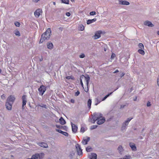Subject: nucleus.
Instances as JSON below:
<instances>
[{
	"mask_svg": "<svg viewBox=\"0 0 159 159\" xmlns=\"http://www.w3.org/2000/svg\"><path fill=\"white\" fill-rule=\"evenodd\" d=\"M85 131V129L84 127H81L80 129V131L81 132L84 133Z\"/></svg>",
	"mask_w": 159,
	"mask_h": 159,
	"instance_id": "58836bf2",
	"label": "nucleus"
},
{
	"mask_svg": "<svg viewBox=\"0 0 159 159\" xmlns=\"http://www.w3.org/2000/svg\"><path fill=\"white\" fill-rule=\"evenodd\" d=\"M125 128H126V126L124 125H123L122 124V127H121L122 130H125Z\"/></svg>",
	"mask_w": 159,
	"mask_h": 159,
	"instance_id": "de8ad7c7",
	"label": "nucleus"
},
{
	"mask_svg": "<svg viewBox=\"0 0 159 159\" xmlns=\"http://www.w3.org/2000/svg\"><path fill=\"white\" fill-rule=\"evenodd\" d=\"M72 129V131L74 133H76L78 127L75 124L71 123Z\"/></svg>",
	"mask_w": 159,
	"mask_h": 159,
	"instance_id": "9b49d317",
	"label": "nucleus"
},
{
	"mask_svg": "<svg viewBox=\"0 0 159 159\" xmlns=\"http://www.w3.org/2000/svg\"><path fill=\"white\" fill-rule=\"evenodd\" d=\"M129 145L132 150L134 151H136V147L135 145V144L134 143H130L129 144Z\"/></svg>",
	"mask_w": 159,
	"mask_h": 159,
	"instance_id": "a211bd4d",
	"label": "nucleus"
},
{
	"mask_svg": "<svg viewBox=\"0 0 159 159\" xmlns=\"http://www.w3.org/2000/svg\"><path fill=\"white\" fill-rule=\"evenodd\" d=\"M46 90V87L43 85L40 86V87L38 89L39 95L42 96Z\"/></svg>",
	"mask_w": 159,
	"mask_h": 159,
	"instance_id": "7ed1b4c3",
	"label": "nucleus"
},
{
	"mask_svg": "<svg viewBox=\"0 0 159 159\" xmlns=\"http://www.w3.org/2000/svg\"><path fill=\"white\" fill-rule=\"evenodd\" d=\"M139 48H141V49H142L143 48H144V46L143 44L141 43H140L139 44Z\"/></svg>",
	"mask_w": 159,
	"mask_h": 159,
	"instance_id": "72a5a7b5",
	"label": "nucleus"
},
{
	"mask_svg": "<svg viewBox=\"0 0 159 159\" xmlns=\"http://www.w3.org/2000/svg\"><path fill=\"white\" fill-rule=\"evenodd\" d=\"M83 76L84 77V79L85 80L86 82V85L88 87L89 82V81L90 79V77L88 75H86V76H84V75H83Z\"/></svg>",
	"mask_w": 159,
	"mask_h": 159,
	"instance_id": "dca6fc26",
	"label": "nucleus"
},
{
	"mask_svg": "<svg viewBox=\"0 0 159 159\" xmlns=\"http://www.w3.org/2000/svg\"><path fill=\"white\" fill-rule=\"evenodd\" d=\"M80 84H81V85L84 88V85H83V82L82 81V80L81 79V78H80Z\"/></svg>",
	"mask_w": 159,
	"mask_h": 159,
	"instance_id": "79ce46f5",
	"label": "nucleus"
},
{
	"mask_svg": "<svg viewBox=\"0 0 159 159\" xmlns=\"http://www.w3.org/2000/svg\"><path fill=\"white\" fill-rule=\"evenodd\" d=\"M136 99H137V97H136L134 99V101H136Z\"/></svg>",
	"mask_w": 159,
	"mask_h": 159,
	"instance_id": "bf43d9fd",
	"label": "nucleus"
},
{
	"mask_svg": "<svg viewBox=\"0 0 159 159\" xmlns=\"http://www.w3.org/2000/svg\"><path fill=\"white\" fill-rule=\"evenodd\" d=\"M79 28L80 30L83 31L84 30V27L83 25L81 24L79 25Z\"/></svg>",
	"mask_w": 159,
	"mask_h": 159,
	"instance_id": "393cba45",
	"label": "nucleus"
},
{
	"mask_svg": "<svg viewBox=\"0 0 159 159\" xmlns=\"http://www.w3.org/2000/svg\"><path fill=\"white\" fill-rule=\"evenodd\" d=\"M14 33L16 36H20V32L18 30L15 31Z\"/></svg>",
	"mask_w": 159,
	"mask_h": 159,
	"instance_id": "c85d7f7f",
	"label": "nucleus"
},
{
	"mask_svg": "<svg viewBox=\"0 0 159 159\" xmlns=\"http://www.w3.org/2000/svg\"><path fill=\"white\" fill-rule=\"evenodd\" d=\"M62 3L66 4H68L69 0H61Z\"/></svg>",
	"mask_w": 159,
	"mask_h": 159,
	"instance_id": "c756f323",
	"label": "nucleus"
},
{
	"mask_svg": "<svg viewBox=\"0 0 159 159\" xmlns=\"http://www.w3.org/2000/svg\"><path fill=\"white\" fill-rule=\"evenodd\" d=\"M119 71L118 70H116L115 72H114V73H117V72H119Z\"/></svg>",
	"mask_w": 159,
	"mask_h": 159,
	"instance_id": "13d9d810",
	"label": "nucleus"
},
{
	"mask_svg": "<svg viewBox=\"0 0 159 159\" xmlns=\"http://www.w3.org/2000/svg\"><path fill=\"white\" fill-rule=\"evenodd\" d=\"M14 24L16 26L18 27L20 26V23L17 21L15 22Z\"/></svg>",
	"mask_w": 159,
	"mask_h": 159,
	"instance_id": "f704fd0d",
	"label": "nucleus"
},
{
	"mask_svg": "<svg viewBox=\"0 0 159 159\" xmlns=\"http://www.w3.org/2000/svg\"><path fill=\"white\" fill-rule=\"evenodd\" d=\"M39 145L42 147L44 148H47L48 147L47 144L45 143L42 142L39 143L38 144Z\"/></svg>",
	"mask_w": 159,
	"mask_h": 159,
	"instance_id": "6ab92c4d",
	"label": "nucleus"
},
{
	"mask_svg": "<svg viewBox=\"0 0 159 159\" xmlns=\"http://www.w3.org/2000/svg\"><path fill=\"white\" fill-rule=\"evenodd\" d=\"M22 109L23 110L25 109L24 106L26 105L27 102L26 96L25 95H23L22 98Z\"/></svg>",
	"mask_w": 159,
	"mask_h": 159,
	"instance_id": "39448f33",
	"label": "nucleus"
},
{
	"mask_svg": "<svg viewBox=\"0 0 159 159\" xmlns=\"http://www.w3.org/2000/svg\"><path fill=\"white\" fill-rule=\"evenodd\" d=\"M47 47L49 49H52L53 48V45L52 43H49L48 44Z\"/></svg>",
	"mask_w": 159,
	"mask_h": 159,
	"instance_id": "b1692460",
	"label": "nucleus"
},
{
	"mask_svg": "<svg viewBox=\"0 0 159 159\" xmlns=\"http://www.w3.org/2000/svg\"><path fill=\"white\" fill-rule=\"evenodd\" d=\"M138 52L141 54L142 55H144L145 54L144 51L142 49H139L138 50Z\"/></svg>",
	"mask_w": 159,
	"mask_h": 159,
	"instance_id": "a878e982",
	"label": "nucleus"
},
{
	"mask_svg": "<svg viewBox=\"0 0 159 159\" xmlns=\"http://www.w3.org/2000/svg\"><path fill=\"white\" fill-rule=\"evenodd\" d=\"M93 120L91 122L93 123H94L96 120L97 123L98 125H101L104 123L105 121L104 117H102V115L100 113H95L94 116L93 117Z\"/></svg>",
	"mask_w": 159,
	"mask_h": 159,
	"instance_id": "f257e3e1",
	"label": "nucleus"
},
{
	"mask_svg": "<svg viewBox=\"0 0 159 159\" xmlns=\"http://www.w3.org/2000/svg\"><path fill=\"white\" fill-rule=\"evenodd\" d=\"M96 101L97 102L95 103V105H98L99 103L102 101L101 100H98V98H97L96 99Z\"/></svg>",
	"mask_w": 159,
	"mask_h": 159,
	"instance_id": "2f4dec72",
	"label": "nucleus"
},
{
	"mask_svg": "<svg viewBox=\"0 0 159 159\" xmlns=\"http://www.w3.org/2000/svg\"><path fill=\"white\" fill-rule=\"evenodd\" d=\"M75 147L77 150L78 154L79 155H82V150L81 148L80 145L78 144H77L75 145Z\"/></svg>",
	"mask_w": 159,
	"mask_h": 159,
	"instance_id": "20e7f679",
	"label": "nucleus"
},
{
	"mask_svg": "<svg viewBox=\"0 0 159 159\" xmlns=\"http://www.w3.org/2000/svg\"><path fill=\"white\" fill-rule=\"evenodd\" d=\"M92 101L90 99H89L88 101V106L89 109L91 107Z\"/></svg>",
	"mask_w": 159,
	"mask_h": 159,
	"instance_id": "4be33fe9",
	"label": "nucleus"
},
{
	"mask_svg": "<svg viewBox=\"0 0 159 159\" xmlns=\"http://www.w3.org/2000/svg\"><path fill=\"white\" fill-rule=\"evenodd\" d=\"M90 138L88 137H86L85 138H83L82 143L84 145H86L88 143V142L89 141Z\"/></svg>",
	"mask_w": 159,
	"mask_h": 159,
	"instance_id": "0eeeda50",
	"label": "nucleus"
},
{
	"mask_svg": "<svg viewBox=\"0 0 159 159\" xmlns=\"http://www.w3.org/2000/svg\"><path fill=\"white\" fill-rule=\"evenodd\" d=\"M53 4L54 5H56V3L55 2H53Z\"/></svg>",
	"mask_w": 159,
	"mask_h": 159,
	"instance_id": "680f3d73",
	"label": "nucleus"
},
{
	"mask_svg": "<svg viewBox=\"0 0 159 159\" xmlns=\"http://www.w3.org/2000/svg\"><path fill=\"white\" fill-rule=\"evenodd\" d=\"M89 14L91 16H93L96 14V12L94 11H91L90 12Z\"/></svg>",
	"mask_w": 159,
	"mask_h": 159,
	"instance_id": "e433bc0d",
	"label": "nucleus"
},
{
	"mask_svg": "<svg viewBox=\"0 0 159 159\" xmlns=\"http://www.w3.org/2000/svg\"><path fill=\"white\" fill-rule=\"evenodd\" d=\"M96 20L97 19L96 18H94L91 20H87V24L88 25H89L94 22L96 21Z\"/></svg>",
	"mask_w": 159,
	"mask_h": 159,
	"instance_id": "aec40b11",
	"label": "nucleus"
},
{
	"mask_svg": "<svg viewBox=\"0 0 159 159\" xmlns=\"http://www.w3.org/2000/svg\"><path fill=\"white\" fill-rule=\"evenodd\" d=\"M117 150L118 151L119 153L121 155L123 153L124 149L122 146L120 145L117 148Z\"/></svg>",
	"mask_w": 159,
	"mask_h": 159,
	"instance_id": "f3484780",
	"label": "nucleus"
},
{
	"mask_svg": "<svg viewBox=\"0 0 159 159\" xmlns=\"http://www.w3.org/2000/svg\"><path fill=\"white\" fill-rule=\"evenodd\" d=\"M66 16H69L70 15V12H66Z\"/></svg>",
	"mask_w": 159,
	"mask_h": 159,
	"instance_id": "3c124183",
	"label": "nucleus"
},
{
	"mask_svg": "<svg viewBox=\"0 0 159 159\" xmlns=\"http://www.w3.org/2000/svg\"><path fill=\"white\" fill-rule=\"evenodd\" d=\"M125 75V73L124 72H120L119 74V76L121 78L123 77Z\"/></svg>",
	"mask_w": 159,
	"mask_h": 159,
	"instance_id": "473e14b6",
	"label": "nucleus"
},
{
	"mask_svg": "<svg viewBox=\"0 0 159 159\" xmlns=\"http://www.w3.org/2000/svg\"><path fill=\"white\" fill-rule=\"evenodd\" d=\"M115 57V54L114 53L112 54L111 56V59H113Z\"/></svg>",
	"mask_w": 159,
	"mask_h": 159,
	"instance_id": "49530a36",
	"label": "nucleus"
},
{
	"mask_svg": "<svg viewBox=\"0 0 159 159\" xmlns=\"http://www.w3.org/2000/svg\"><path fill=\"white\" fill-rule=\"evenodd\" d=\"M35 158L36 159L39 158L40 159H42L43 158L44 156V154L43 153H35L34 154Z\"/></svg>",
	"mask_w": 159,
	"mask_h": 159,
	"instance_id": "423d86ee",
	"label": "nucleus"
},
{
	"mask_svg": "<svg viewBox=\"0 0 159 159\" xmlns=\"http://www.w3.org/2000/svg\"><path fill=\"white\" fill-rule=\"evenodd\" d=\"M42 11V10L40 9H37L34 12V15L35 16L37 17L38 18L40 15V13Z\"/></svg>",
	"mask_w": 159,
	"mask_h": 159,
	"instance_id": "1a4fd4ad",
	"label": "nucleus"
},
{
	"mask_svg": "<svg viewBox=\"0 0 159 159\" xmlns=\"http://www.w3.org/2000/svg\"><path fill=\"white\" fill-rule=\"evenodd\" d=\"M15 99L14 97L12 95L9 97L7 99V102L13 103Z\"/></svg>",
	"mask_w": 159,
	"mask_h": 159,
	"instance_id": "6e6552de",
	"label": "nucleus"
},
{
	"mask_svg": "<svg viewBox=\"0 0 159 159\" xmlns=\"http://www.w3.org/2000/svg\"><path fill=\"white\" fill-rule=\"evenodd\" d=\"M92 149L90 147H88L86 148V151L87 152H90L92 151Z\"/></svg>",
	"mask_w": 159,
	"mask_h": 159,
	"instance_id": "cd10ccee",
	"label": "nucleus"
},
{
	"mask_svg": "<svg viewBox=\"0 0 159 159\" xmlns=\"http://www.w3.org/2000/svg\"><path fill=\"white\" fill-rule=\"evenodd\" d=\"M157 84L159 86V75H158L157 79Z\"/></svg>",
	"mask_w": 159,
	"mask_h": 159,
	"instance_id": "603ef678",
	"label": "nucleus"
},
{
	"mask_svg": "<svg viewBox=\"0 0 159 159\" xmlns=\"http://www.w3.org/2000/svg\"><path fill=\"white\" fill-rule=\"evenodd\" d=\"M144 24L146 26H148L150 27H152L154 26V25L150 21L148 20L145 21L144 22Z\"/></svg>",
	"mask_w": 159,
	"mask_h": 159,
	"instance_id": "f8f14e48",
	"label": "nucleus"
},
{
	"mask_svg": "<svg viewBox=\"0 0 159 159\" xmlns=\"http://www.w3.org/2000/svg\"><path fill=\"white\" fill-rule=\"evenodd\" d=\"M102 32L101 31H98L96 32L94 35V39H97L101 37V34Z\"/></svg>",
	"mask_w": 159,
	"mask_h": 159,
	"instance_id": "9d476101",
	"label": "nucleus"
},
{
	"mask_svg": "<svg viewBox=\"0 0 159 159\" xmlns=\"http://www.w3.org/2000/svg\"><path fill=\"white\" fill-rule=\"evenodd\" d=\"M97 126H98L97 125H92L91 126L90 129L91 130H93L97 128Z\"/></svg>",
	"mask_w": 159,
	"mask_h": 159,
	"instance_id": "7c9ffc66",
	"label": "nucleus"
},
{
	"mask_svg": "<svg viewBox=\"0 0 159 159\" xmlns=\"http://www.w3.org/2000/svg\"><path fill=\"white\" fill-rule=\"evenodd\" d=\"M112 93L113 92H112L108 93L102 99V101H103L105 100L107 97H108L110 95H111Z\"/></svg>",
	"mask_w": 159,
	"mask_h": 159,
	"instance_id": "5701e85b",
	"label": "nucleus"
},
{
	"mask_svg": "<svg viewBox=\"0 0 159 159\" xmlns=\"http://www.w3.org/2000/svg\"><path fill=\"white\" fill-rule=\"evenodd\" d=\"M42 60H43V59H42V58H41V59H40V61H42Z\"/></svg>",
	"mask_w": 159,
	"mask_h": 159,
	"instance_id": "0e129e2a",
	"label": "nucleus"
},
{
	"mask_svg": "<svg viewBox=\"0 0 159 159\" xmlns=\"http://www.w3.org/2000/svg\"><path fill=\"white\" fill-rule=\"evenodd\" d=\"M70 102L71 103H74L75 102V100L73 99H71L70 100Z\"/></svg>",
	"mask_w": 159,
	"mask_h": 159,
	"instance_id": "864d4df0",
	"label": "nucleus"
},
{
	"mask_svg": "<svg viewBox=\"0 0 159 159\" xmlns=\"http://www.w3.org/2000/svg\"><path fill=\"white\" fill-rule=\"evenodd\" d=\"M89 158L90 159H97V155L95 153H91L90 155H89Z\"/></svg>",
	"mask_w": 159,
	"mask_h": 159,
	"instance_id": "2eb2a0df",
	"label": "nucleus"
},
{
	"mask_svg": "<svg viewBox=\"0 0 159 159\" xmlns=\"http://www.w3.org/2000/svg\"><path fill=\"white\" fill-rule=\"evenodd\" d=\"M62 134L66 136H68V133L66 132L63 131Z\"/></svg>",
	"mask_w": 159,
	"mask_h": 159,
	"instance_id": "c9c22d12",
	"label": "nucleus"
},
{
	"mask_svg": "<svg viewBox=\"0 0 159 159\" xmlns=\"http://www.w3.org/2000/svg\"><path fill=\"white\" fill-rule=\"evenodd\" d=\"M38 106L41 107L43 108H46V105L45 104H44L42 103L41 104H38Z\"/></svg>",
	"mask_w": 159,
	"mask_h": 159,
	"instance_id": "bb28decb",
	"label": "nucleus"
},
{
	"mask_svg": "<svg viewBox=\"0 0 159 159\" xmlns=\"http://www.w3.org/2000/svg\"><path fill=\"white\" fill-rule=\"evenodd\" d=\"M129 122H128L127 121H125L123 123V125L125 126H127L129 124Z\"/></svg>",
	"mask_w": 159,
	"mask_h": 159,
	"instance_id": "4c0bfd02",
	"label": "nucleus"
},
{
	"mask_svg": "<svg viewBox=\"0 0 159 159\" xmlns=\"http://www.w3.org/2000/svg\"><path fill=\"white\" fill-rule=\"evenodd\" d=\"M1 97L2 99H4L5 98V96L4 94L1 96Z\"/></svg>",
	"mask_w": 159,
	"mask_h": 159,
	"instance_id": "5fc2aeb1",
	"label": "nucleus"
},
{
	"mask_svg": "<svg viewBox=\"0 0 159 159\" xmlns=\"http://www.w3.org/2000/svg\"><path fill=\"white\" fill-rule=\"evenodd\" d=\"M80 93V92L78 90L75 93V95L76 96H78Z\"/></svg>",
	"mask_w": 159,
	"mask_h": 159,
	"instance_id": "ea45409f",
	"label": "nucleus"
},
{
	"mask_svg": "<svg viewBox=\"0 0 159 159\" xmlns=\"http://www.w3.org/2000/svg\"><path fill=\"white\" fill-rule=\"evenodd\" d=\"M51 31L50 28H48L46 31L43 33L39 42V43H42L43 41L46 39H49L51 34Z\"/></svg>",
	"mask_w": 159,
	"mask_h": 159,
	"instance_id": "f03ea898",
	"label": "nucleus"
},
{
	"mask_svg": "<svg viewBox=\"0 0 159 159\" xmlns=\"http://www.w3.org/2000/svg\"><path fill=\"white\" fill-rule=\"evenodd\" d=\"M57 128H59V127H58V126H57Z\"/></svg>",
	"mask_w": 159,
	"mask_h": 159,
	"instance_id": "338daca9",
	"label": "nucleus"
},
{
	"mask_svg": "<svg viewBox=\"0 0 159 159\" xmlns=\"http://www.w3.org/2000/svg\"><path fill=\"white\" fill-rule=\"evenodd\" d=\"M59 122L62 125L65 124L66 123V121L63 118L61 117L59 119Z\"/></svg>",
	"mask_w": 159,
	"mask_h": 159,
	"instance_id": "412c9836",
	"label": "nucleus"
},
{
	"mask_svg": "<svg viewBox=\"0 0 159 159\" xmlns=\"http://www.w3.org/2000/svg\"><path fill=\"white\" fill-rule=\"evenodd\" d=\"M35 157L34 154L33 155L31 158H27L26 159H36L35 158Z\"/></svg>",
	"mask_w": 159,
	"mask_h": 159,
	"instance_id": "37998d69",
	"label": "nucleus"
},
{
	"mask_svg": "<svg viewBox=\"0 0 159 159\" xmlns=\"http://www.w3.org/2000/svg\"><path fill=\"white\" fill-rule=\"evenodd\" d=\"M151 105V104L150 102H149V101H148L147 102V106L148 107H149Z\"/></svg>",
	"mask_w": 159,
	"mask_h": 159,
	"instance_id": "8fccbe9b",
	"label": "nucleus"
},
{
	"mask_svg": "<svg viewBox=\"0 0 159 159\" xmlns=\"http://www.w3.org/2000/svg\"><path fill=\"white\" fill-rule=\"evenodd\" d=\"M157 34L158 35H159V31H157Z\"/></svg>",
	"mask_w": 159,
	"mask_h": 159,
	"instance_id": "052dcab7",
	"label": "nucleus"
},
{
	"mask_svg": "<svg viewBox=\"0 0 159 159\" xmlns=\"http://www.w3.org/2000/svg\"><path fill=\"white\" fill-rule=\"evenodd\" d=\"M71 2H75V0H71Z\"/></svg>",
	"mask_w": 159,
	"mask_h": 159,
	"instance_id": "e2e57ef3",
	"label": "nucleus"
},
{
	"mask_svg": "<svg viewBox=\"0 0 159 159\" xmlns=\"http://www.w3.org/2000/svg\"><path fill=\"white\" fill-rule=\"evenodd\" d=\"M125 106V105H121L120 107L121 108H123Z\"/></svg>",
	"mask_w": 159,
	"mask_h": 159,
	"instance_id": "6e6d98bb",
	"label": "nucleus"
},
{
	"mask_svg": "<svg viewBox=\"0 0 159 159\" xmlns=\"http://www.w3.org/2000/svg\"><path fill=\"white\" fill-rule=\"evenodd\" d=\"M85 56L84 54H82L79 56V57L80 58H84Z\"/></svg>",
	"mask_w": 159,
	"mask_h": 159,
	"instance_id": "a19ab883",
	"label": "nucleus"
},
{
	"mask_svg": "<svg viewBox=\"0 0 159 159\" xmlns=\"http://www.w3.org/2000/svg\"><path fill=\"white\" fill-rule=\"evenodd\" d=\"M66 78L68 80H70V79H73V78L71 76H67L66 77Z\"/></svg>",
	"mask_w": 159,
	"mask_h": 159,
	"instance_id": "a18cd8bd",
	"label": "nucleus"
},
{
	"mask_svg": "<svg viewBox=\"0 0 159 159\" xmlns=\"http://www.w3.org/2000/svg\"><path fill=\"white\" fill-rule=\"evenodd\" d=\"M119 4L120 5H128L129 3L126 1L119 0Z\"/></svg>",
	"mask_w": 159,
	"mask_h": 159,
	"instance_id": "4468645a",
	"label": "nucleus"
},
{
	"mask_svg": "<svg viewBox=\"0 0 159 159\" xmlns=\"http://www.w3.org/2000/svg\"><path fill=\"white\" fill-rule=\"evenodd\" d=\"M133 118V117L129 118L127 119V120H126V121H127L129 123Z\"/></svg>",
	"mask_w": 159,
	"mask_h": 159,
	"instance_id": "c03bdc74",
	"label": "nucleus"
},
{
	"mask_svg": "<svg viewBox=\"0 0 159 159\" xmlns=\"http://www.w3.org/2000/svg\"><path fill=\"white\" fill-rule=\"evenodd\" d=\"M12 103L7 102L6 103V106L7 109L9 110H11L12 108Z\"/></svg>",
	"mask_w": 159,
	"mask_h": 159,
	"instance_id": "ddd939ff",
	"label": "nucleus"
},
{
	"mask_svg": "<svg viewBox=\"0 0 159 159\" xmlns=\"http://www.w3.org/2000/svg\"><path fill=\"white\" fill-rule=\"evenodd\" d=\"M1 72V69H0V73Z\"/></svg>",
	"mask_w": 159,
	"mask_h": 159,
	"instance_id": "69168bd1",
	"label": "nucleus"
},
{
	"mask_svg": "<svg viewBox=\"0 0 159 159\" xmlns=\"http://www.w3.org/2000/svg\"><path fill=\"white\" fill-rule=\"evenodd\" d=\"M104 51H106V49H105V50H104Z\"/></svg>",
	"mask_w": 159,
	"mask_h": 159,
	"instance_id": "774afa93",
	"label": "nucleus"
},
{
	"mask_svg": "<svg viewBox=\"0 0 159 159\" xmlns=\"http://www.w3.org/2000/svg\"><path fill=\"white\" fill-rule=\"evenodd\" d=\"M40 0H33V1L35 2H37Z\"/></svg>",
	"mask_w": 159,
	"mask_h": 159,
	"instance_id": "4d7b16f0",
	"label": "nucleus"
},
{
	"mask_svg": "<svg viewBox=\"0 0 159 159\" xmlns=\"http://www.w3.org/2000/svg\"><path fill=\"white\" fill-rule=\"evenodd\" d=\"M56 131L58 132L59 133H60L61 134H62V132H63V131L61 130H60V129H56Z\"/></svg>",
	"mask_w": 159,
	"mask_h": 159,
	"instance_id": "09e8293b",
	"label": "nucleus"
}]
</instances>
